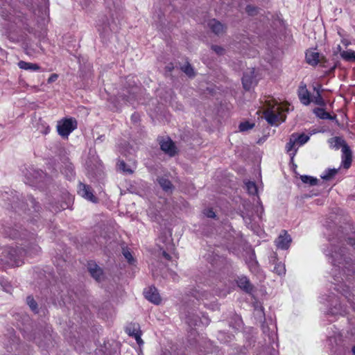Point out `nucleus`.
<instances>
[{
  "mask_svg": "<svg viewBox=\"0 0 355 355\" xmlns=\"http://www.w3.org/2000/svg\"><path fill=\"white\" fill-rule=\"evenodd\" d=\"M262 328H263V333H266V327L264 325H263Z\"/></svg>",
  "mask_w": 355,
  "mask_h": 355,
  "instance_id": "nucleus-53",
  "label": "nucleus"
},
{
  "mask_svg": "<svg viewBox=\"0 0 355 355\" xmlns=\"http://www.w3.org/2000/svg\"><path fill=\"white\" fill-rule=\"evenodd\" d=\"M351 305H352V306L353 307L354 310L355 311V306H354V304H352Z\"/></svg>",
  "mask_w": 355,
  "mask_h": 355,
  "instance_id": "nucleus-55",
  "label": "nucleus"
},
{
  "mask_svg": "<svg viewBox=\"0 0 355 355\" xmlns=\"http://www.w3.org/2000/svg\"><path fill=\"white\" fill-rule=\"evenodd\" d=\"M62 172L65 175L67 178L69 180L72 179L74 177L73 167L71 164H67Z\"/></svg>",
  "mask_w": 355,
  "mask_h": 355,
  "instance_id": "nucleus-30",
  "label": "nucleus"
},
{
  "mask_svg": "<svg viewBox=\"0 0 355 355\" xmlns=\"http://www.w3.org/2000/svg\"><path fill=\"white\" fill-rule=\"evenodd\" d=\"M162 255L166 259H167V260L171 259V256L166 251L162 252Z\"/></svg>",
  "mask_w": 355,
  "mask_h": 355,
  "instance_id": "nucleus-46",
  "label": "nucleus"
},
{
  "mask_svg": "<svg viewBox=\"0 0 355 355\" xmlns=\"http://www.w3.org/2000/svg\"><path fill=\"white\" fill-rule=\"evenodd\" d=\"M58 78V75L57 73H53L48 78L47 82H48V83H52L56 81Z\"/></svg>",
  "mask_w": 355,
  "mask_h": 355,
  "instance_id": "nucleus-40",
  "label": "nucleus"
},
{
  "mask_svg": "<svg viewBox=\"0 0 355 355\" xmlns=\"http://www.w3.org/2000/svg\"><path fill=\"white\" fill-rule=\"evenodd\" d=\"M340 57L346 61H355V51L352 50L343 51Z\"/></svg>",
  "mask_w": 355,
  "mask_h": 355,
  "instance_id": "nucleus-26",
  "label": "nucleus"
},
{
  "mask_svg": "<svg viewBox=\"0 0 355 355\" xmlns=\"http://www.w3.org/2000/svg\"><path fill=\"white\" fill-rule=\"evenodd\" d=\"M291 241V236L286 231H282L276 239L275 244L278 248L286 250L289 248Z\"/></svg>",
  "mask_w": 355,
  "mask_h": 355,
  "instance_id": "nucleus-10",
  "label": "nucleus"
},
{
  "mask_svg": "<svg viewBox=\"0 0 355 355\" xmlns=\"http://www.w3.org/2000/svg\"><path fill=\"white\" fill-rule=\"evenodd\" d=\"M236 282L238 286L247 293H250L252 289V286L246 277H239Z\"/></svg>",
  "mask_w": 355,
  "mask_h": 355,
  "instance_id": "nucleus-22",
  "label": "nucleus"
},
{
  "mask_svg": "<svg viewBox=\"0 0 355 355\" xmlns=\"http://www.w3.org/2000/svg\"><path fill=\"white\" fill-rule=\"evenodd\" d=\"M123 254L130 263H132L134 261V259L130 252H129L128 250H123Z\"/></svg>",
  "mask_w": 355,
  "mask_h": 355,
  "instance_id": "nucleus-38",
  "label": "nucleus"
},
{
  "mask_svg": "<svg viewBox=\"0 0 355 355\" xmlns=\"http://www.w3.org/2000/svg\"><path fill=\"white\" fill-rule=\"evenodd\" d=\"M300 179L302 182L311 186L316 185L318 181L317 178L309 175H302Z\"/></svg>",
  "mask_w": 355,
  "mask_h": 355,
  "instance_id": "nucleus-31",
  "label": "nucleus"
},
{
  "mask_svg": "<svg viewBox=\"0 0 355 355\" xmlns=\"http://www.w3.org/2000/svg\"><path fill=\"white\" fill-rule=\"evenodd\" d=\"M242 83L245 89L248 90L257 84L254 76V69H250L244 73L242 78Z\"/></svg>",
  "mask_w": 355,
  "mask_h": 355,
  "instance_id": "nucleus-9",
  "label": "nucleus"
},
{
  "mask_svg": "<svg viewBox=\"0 0 355 355\" xmlns=\"http://www.w3.org/2000/svg\"><path fill=\"white\" fill-rule=\"evenodd\" d=\"M320 54L315 51H307L306 53V62L313 66L317 65L320 62Z\"/></svg>",
  "mask_w": 355,
  "mask_h": 355,
  "instance_id": "nucleus-20",
  "label": "nucleus"
},
{
  "mask_svg": "<svg viewBox=\"0 0 355 355\" xmlns=\"http://www.w3.org/2000/svg\"><path fill=\"white\" fill-rule=\"evenodd\" d=\"M256 311H258V312H260L261 313H262V309L261 307H260V309H256Z\"/></svg>",
  "mask_w": 355,
  "mask_h": 355,
  "instance_id": "nucleus-52",
  "label": "nucleus"
},
{
  "mask_svg": "<svg viewBox=\"0 0 355 355\" xmlns=\"http://www.w3.org/2000/svg\"><path fill=\"white\" fill-rule=\"evenodd\" d=\"M159 144L161 149L170 156H173L175 154L176 148L170 138L162 139Z\"/></svg>",
  "mask_w": 355,
  "mask_h": 355,
  "instance_id": "nucleus-13",
  "label": "nucleus"
},
{
  "mask_svg": "<svg viewBox=\"0 0 355 355\" xmlns=\"http://www.w3.org/2000/svg\"><path fill=\"white\" fill-rule=\"evenodd\" d=\"M49 130H50V128L49 127H47L45 132H44V134H48L49 132Z\"/></svg>",
  "mask_w": 355,
  "mask_h": 355,
  "instance_id": "nucleus-49",
  "label": "nucleus"
},
{
  "mask_svg": "<svg viewBox=\"0 0 355 355\" xmlns=\"http://www.w3.org/2000/svg\"><path fill=\"white\" fill-rule=\"evenodd\" d=\"M157 182L164 191L167 193L172 192L173 187L169 180L166 178L161 177L158 178Z\"/></svg>",
  "mask_w": 355,
  "mask_h": 355,
  "instance_id": "nucleus-23",
  "label": "nucleus"
},
{
  "mask_svg": "<svg viewBox=\"0 0 355 355\" xmlns=\"http://www.w3.org/2000/svg\"><path fill=\"white\" fill-rule=\"evenodd\" d=\"M338 49L340 51V49H341L340 46H338Z\"/></svg>",
  "mask_w": 355,
  "mask_h": 355,
  "instance_id": "nucleus-57",
  "label": "nucleus"
},
{
  "mask_svg": "<svg viewBox=\"0 0 355 355\" xmlns=\"http://www.w3.org/2000/svg\"><path fill=\"white\" fill-rule=\"evenodd\" d=\"M208 26L216 35H220L224 32V26L215 19H210L208 22Z\"/></svg>",
  "mask_w": 355,
  "mask_h": 355,
  "instance_id": "nucleus-19",
  "label": "nucleus"
},
{
  "mask_svg": "<svg viewBox=\"0 0 355 355\" xmlns=\"http://www.w3.org/2000/svg\"><path fill=\"white\" fill-rule=\"evenodd\" d=\"M341 42L345 46H348L351 44V42L347 39H343Z\"/></svg>",
  "mask_w": 355,
  "mask_h": 355,
  "instance_id": "nucleus-45",
  "label": "nucleus"
},
{
  "mask_svg": "<svg viewBox=\"0 0 355 355\" xmlns=\"http://www.w3.org/2000/svg\"><path fill=\"white\" fill-rule=\"evenodd\" d=\"M352 152L349 146H345L342 149V164L346 169L349 168L352 164Z\"/></svg>",
  "mask_w": 355,
  "mask_h": 355,
  "instance_id": "nucleus-14",
  "label": "nucleus"
},
{
  "mask_svg": "<svg viewBox=\"0 0 355 355\" xmlns=\"http://www.w3.org/2000/svg\"><path fill=\"white\" fill-rule=\"evenodd\" d=\"M212 49L218 54L222 55L224 52V49L218 46H212Z\"/></svg>",
  "mask_w": 355,
  "mask_h": 355,
  "instance_id": "nucleus-39",
  "label": "nucleus"
},
{
  "mask_svg": "<svg viewBox=\"0 0 355 355\" xmlns=\"http://www.w3.org/2000/svg\"><path fill=\"white\" fill-rule=\"evenodd\" d=\"M192 295L198 300H203L204 298L207 299L209 295L208 293L204 291H194Z\"/></svg>",
  "mask_w": 355,
  "mask_h": 355,
  "instance_id": "nucleus-32",
  "label": "nucleus"
},
{
  "mask_svg": "<svg viewBox=\"0 0 355 355\" xmlns=\"http://www.w3.org/2000/svg\"><path fill=\"white\" fill-rule=\"evenodd\" d=\"M17 65L21 69L26 71H37L40 69V67L37 64L28 62L23 60L19 61Z\"/></svg>",
  "mask_w": 355,
  "mask_h": 355,
  "instance_id": "nucleus-21",
  "label": "nucleus"
},
{
  "mask_svg": "<svg viewBox=\"0 0 355 355\" xmlns=\"http://www.w3.org/2000/svg\"><path fill=\"white\" fill-rule=\"evenodd\" d=\"M291 135L295 138V141L299 146L306 144L310 139L309 135L304 134H293Z\"/></svg>",
  "mask_w": 355,
  "mask_h": 355,
  "instance_id": "nucleus-25",
  "label": "nucleus"
},
{
  "mask_svg": "<svg viewBox=\"0 0 355 355\" xmlns=\"http://www.w3.org/2000/svg\"><path fill=\"white\" fill-rule=\"evenodd\" d=\"M78 193L85 199L93 202H96V198L93 195L92 189L89 185L80 182L78 188Z\"/></svg>",
  "mask_w": 355,
  "mask_h": 355,
  "instance_id": "nucleus-11",
  "label": "nucleus"
},
{
  "mask_svg": "<svg viewBox=\"0 0 355 355\" xmlns=\"http://www.w3.org/2000/svg\"><path fill=\"white\" fill-rule=\"evenodd\" d=\"M298 146H299L297 145L295 141V138L291 135L289 141L287 143L286 146V152L291 156V160L293 159L295 155H296Z\"/></svg>",
  "mask_w": 355,
  "mask_h": 355,
  "instance_id": "nucleus-18",
  "label": "nucleus"
},
{
  "mask_svg": "<svg viewBox=\"0 0 355 355\" xmlns=\"http://www.w3.org/2000/svg\"><path fill=\"white\" fill-rule=\"evenodd\" d=\"M298 97L300 102L304 105H309L311 103V96L305 84H301L298 89Z\"/></svg>",
  "mask_w": 355,
  "mask_h": 355,
  "instance_id": "nucleus-12",
  "label": "nucleus"
},
{
  "mask_svg": "<svg viewBox=\"0 0 355 355\" xmlns=\"http://www.w3.org/2000/svg\"><path fill=\"white\" fill-rule=\"evenodd\" d=\"M252 267H254V269H256V268H257V262L256 261L252 262Z\"/></svg>",
  "mask_w": 355,
  "mask_h": 355,
  "instance_id": "nucleus-47",
  "label": "nucleus"
},
{
  "mask_svg": "<svg viewBox=\"0 0 355 355\" xmlns=\"http://www.w3.org/2000/svg\"><path fill=\"white\" fill-rule=\"evenodd\" d=\"M26 302L33 311L37 312V304L32 296L27 297Z\"/></svg>",
  "mask_w": 355,
  "mask_h": 355,
  "instance_id": "nucleus-34",
  "label": "nucleus"
},
{
  "mask_svg": "<svg viewBox=\"0 0 355 355\" xmlns=\"http://www.w3.org/2000/svg\"><path fill=\"white\" fill-rule=\"evenodd\" d=\"M264 106V116L270 125H277L286 120V113L289 110L287 104L279 103L275 99L270 98L266 101Z\"/></svg>",
  "mask_w": 355,
  "mask_h": 355,
  "instance_id": "nucleus-2",
  "label": "nucleus"
},
{
  "mask_svg": "<svg viewBox=\"0 0 355 355\" xmlns=\"http://www.w3.org/2000/svg\"><path fill=\"white\" fill-rule=\"evenodd\" d=\"M256 215L252 213H245L242 216L246 226L251 229L254 233L259 234L261 232L260 227V223L262 220V215L263 214V207L261 204L259 202L254 208Z\"/></svg>",
  "mask_w": 355,
  "mask_h": 355,
  "instance_id": "nucleus-4",
  "label": "nucleus"
},
{
  "mask_svg": "<svg viewBox=\"0 0 355 355\" xmlns=\"http://www.w3.org/2000/svg\"><path fill=\"white\" fill-rule=\"evenodd\" d=\"M6 2L7 0H0V6H3L1 8V16L4 19L1 31L13 42H24L27 34L31 33L33 28L30 27L23 13L10 5L6 7Z\"/></svg>",
  "mask_w": 355,
  "mask_h": 355,
  "instance_id": "nucleus-1",
  "label": "nucleus"
},
{
  "mask_svg": "<svg viewBox=\"0 0 355 355\" xmlns=\"http://www.w3.org/2000/svg\"><path fill=\"white\" fill-rule=\"evenodd\" d=\"M182 70L189 77L194 76V71L189 64H187L182 67Z\"/></svg>",
  "mask_w": 355,
  "mask_h": 355,
  "instance_id": "nucleus-36",
  "label": "nucleus"
},
{
  "mask_svg": "<svg viewBox=\"0 0 355 355\" xmlns=\"http://www.w3.org/2000/svg\"><path fill=\"white\" fill-rule=\"evenodd\" d=\"M203 317H204L205 320H206V321H205V324H209V319H208V318H205V316H203Z\"/></svg>",
  "mask_w": 355,
  "mask_h": 355,
  "instance_id": "nucleus-50",
  "label": "nucleus"
},
{
  "mask_svg": "<svg viewBox=\"0 0 355 355\" xmlns=\"http://www.w3.org/2000/svg\"><path fill=\"white\" fill-rule=\"evenodd\" d=\"M254 123H250L248 121H245V122L241 123L239 128L241 132H244V131H247L250 129H252L254 127Z\"/></svg>",
  "mask_w": 355,
  "mask_h": 355,
  "instance_id": "nucleus-37",
  "label": "nucleus"
},
{
  "mask_svg": "<svg viewBox=\"0 0 355 355\" xmlns=\"http://www.w3.org/2000/svg\"><path fill=\"white\" fill-rule=\"evenodd\" d=\"M87 6H88V5L85 3V5H84L83 6H85V7H87Z\"/></svg>",
  "mask_w": 355,
  "mask_h": 355,
  "instance_id": "nucleus-56",
  "label": "nucleus"
},
{
  "mask_svg": "<svg viewBox=\"0 0 355 355\" xmlns=\"http://www.w3.org/2000/svg\"><path fill=\"white\" fill-rule=\"evenodd\" d=\"M320 302L327 306L328 315H343L347 313V307L341 305L340 299L334 293L323 295Z\"/></svg>",
  "mask_w": 355,
  "mask_h": 355,
  "instance_id": "nucleus-3",
  "label": "nucleus"
},
{
  "mask_svg": "<svg viewBox=\"0 0 355 355\" xmlns=\"http://www.w3.org/2000/svg\"><path fill=\"white\" fill-rule=\"evenodd\" d=\"M274 271L279 275L285 274L286 268L284 264L281 262L277 263L274 268Z\"/></svg>",
  "mask_w": 355,
  "mask_h": 355,
  "instance_id": "nucleus-33",
  "label": "nucleus"
},
{
  "mask_svg": "<svg viewBox=\"0 0 355 355\" xmlns=\"http://www.w3.org/2000/svg\"><path fill=\"white\" fill-rule=\"evenodd\" d=\"M245 189L250 195L257 193V187L254 182L248 181L245 183Z\"/></svg>",
  "mask_w": 355,
  "mask_h": 355,
  "instance_id": "nucleus-28",
  "label": "nucleus"
},
{
  "mask_svg": "<svg viewBox=\"0 0 355 355\" xmlns=\"http://www.w3.org/2000/svg\"><path fill=\"white\" fill-rule=\"evenodd\" d=\"M311 103L320 106H325L326 105L325 101L322 96V94H315L313 97H311Z\"/></svg>",
  "mask_w": 355,
  "mask_h": 355,
  "instance_id": "nucleus-29",
  "label": "nucleus"
},
{
  "mask_svg": "<svg viewBox=\"0 0 355 355\" xmlns=\"http://www.w3.org/2000/svg\"><path fill=\"white\" fill-rule=\"evenodd\" d=\"M87 268L91 275L96 280L101 281L103 277V271L100 267H98L96 263L89 261L87 265Z\"/></svg>",
  "mask_w": 355,
  "mask_h": 355,
  "instance_id": "nucleus-16",
  "label": "nucleus"
},
{
  "mask_svg": "<svg viewBox=\"0 0 355 355\" xmlns=\"http://www.w3.org/2000/svg\"><path fill=\"white\" fill-rule=\"evenodd\" d=\"M246 11L249 15H253L254 12L256 11V8L251 6H248L246 8Z\"/></svg>",
  "mask_w": 355,
  "mask_h": 355,
  "instance_id": "nucleus-43",
  "label": "nucleus"
},
{
  "mask_svg": "<svg viewBox=\"0 0 355 355\" xmlns=\"http://www.w3.org/2000/svg\"><path fill=\"white\" fill-rule=\"evenodd\" d=\"M353 354L355 355V346L352 348Z\"/></svg>",
  "mask_w": 355,
  "mask_h": 355,
  "instance_id": "nucleus-54",
  "label": "nucleus"
},
{
  "mask_svg": "<svg viewBox=\"0 0 355 355\" xmlns=\"http://www.w3.org/2000/svg\"><path fill=\"white\" fill-rule=\"evenodd\" d=\"M77 128V121L73 118L64 119L58 121L57 130L63 138H68L71 132Z\"/></svg>",
  "mask_w": 355,
  "mask_h": 355,
  "instance_id": "nucleus-6",
  "label": "nucleus"
},
{
  "mask_svg": "<svg viewBox=\"0 0 355 355\" xmlns=\"http://www.w3.org/2000/svg\"><path fill=\"white\" fill-rule=\"evenodd\" d=\"M118 165L119 169L123 171L124 173L128 174L132 173L133 170L131 169L129 166H128L124 161H120Z\"/></svg>",
  "mask_w": 355,
  "mask_h": 355,
  "instance_id": "nucleus-35",
  "label": "nucleus"
},
{
  "mask_svg": "<svg viewBox=\"0 0 355 355\" xmlns=\"http://www.w3.org/2000/svg\"><path fill=\"white\" fill-rule=\"evenodd\" d=\"M29 201L31 204V206L33 208H34L35 209H36V207H37V202L35 201V200L32 197H29Z\"/></svg>",
  "mask_w": 355,
  "mask_h": 355,
  "instance_id": "nucleus-44",
  "label": "nucleus"
},
{
  "mask_svg": "<svg viewBox=\"0 0 355 355\" xmlns=\"http://www.w3.org/2000/svg\"><path fill=\"white\" fill-rule=\"evenodd\" d=\"M32 250L34 251L35 253H37L40 251V248L37 245H33L32 246V249H28L26 251L11 248L8 252V254L10 255L9 259L10 261H12L15 266H19L23 263V261L21 259V257H22V254H28L31 256Z\"/></svg>",
  "mask_w": 355,
  "mask_h": 355,
  "instance_id": "nucleus-7",
  "label": "nucleus"
},
{
  "mask_svg": "<svg viewBox=\"0 0 355 355\" xmlns=\"http://www.w3.org/2000/svg\"><path fill=\"white\" fill-rule=\"evenodd\" d=\"M126 332L134 337L137 343L140 345L144 343L141 338V333L139 330V326L137 324H130L126 328Z\"/></svg>",
  "mask_w": 355,
  "mask_h": 355,
  "instance_id": "nucleus-15",
  "label": "nucleus"
},
{
  "mask_svg": "<svg viewBox=\"0 0 355 355\" xmlns=\"http://www.w3.org/2000/svg\"><path fill=\"white\" fill-rule=\"evenodd\" d=\"M275 334L272 331V334L270 336V337L274 339V337H275Z\"/></svg>",
  "mask_w": 355,
  "mask_h": 355,
  "instance_id": "nucleus-51",
  "label": "nucleus"
},
{
  "mask_svg": "<svg viewBox=\"0 0 355 355\" xmlns=\"http://www.w3.org/2000/svg\"><path fill=\"white\" fill-rule=\"evenodd\" d=\"M145 297L150 302L155 304H159L161 302V297L157 289L154 286L146 288L144 291Z\"/></svg>",
  "mask_w": 355,
  "mask_h": 355,
  "instance_id": "nucleus-8",
  "label": "nucleus"
},
{
  "mask_svg": "<svg viewBox=\"0 0 355 355\" xmlns=\"http://www.w3.org/2000/svg\"><path fill=\"white\" fill-rule=\"evenodd\" d=\"M337 172L338 170L336 168H328L321 174L320 177L323 180H328L334 177Z\"/></svg>",
  "mask_w": 355,
  "mask_h": 355,
  "instance_id": "nucleus-27",
  "label": "nucleus"
},
{
  "mask_svg": "<svg viewBox=\"0 0 355 355\" xmlns=\"http://www.w3.org/2000/svg\"><path fill=\"white\" fill-rule=\"evenodd\" d=\"M313 89L315 94H322L323 91L322 86L320 85L313 86Z\"/></svg>",
  "mask_w": 355,
  "mask_h": 355,
  "instance_id": "nucleus-41",
  "label": "nucleus"
},
{
  "mask_svg": "<svg viewBox=\"0 0 355 355\" xmlns=\"http://www.w3.org/2000/svg\"><path fill=\"white\" fill-rule=\"evenodd\" d=\"M205 214L208 218H215V216H216V214H215L214 211L212 209H207V210H205Z\"/></svg>",
  "mask_w": 355,
  "mask_h": 355,
  "instance_id": "nucleus-42",
  "label": "nucleus"
},
{
  "mask_svg": "<svg viewBox=\"0 0 355 355\" xmlns=\"http://www.w3.org/2000/svg\"><path fill=\"white\" fill-rule=\"evenodd\" d=\"M313 113L320 119H331L330 114L327 112L323 108L316 107L313 110Z\"/></svg>",
  "mask_w": 355,
  "mask_h": 355,
  "instance_id": "nucleus-24",
  "label": "nucleus"
},
{
  "mask_svg": "<svg viewBox=\"0 0 355 355\" xmlns=\"http://www.w3.org/2000/svg\"><path fill=\"white\" fill-rule=\"evenodd\" d=\"M329 147L334 150H338L340 148L344 149L345 146H348L346 141L340 137H334L328 139Z\"/></svg>",
  "mask_w": 355,
  "mask_h": 355,
  "instance_id": "nucleus-17",
  "label": "nucleus"
},
{
  "mask_svg": "<svg viewBox=\"0 0 355 355\" xmlns=\"http://www.w3.org/2000/svg\"><path fill=\"white\" fill-rule=\"evenodd\" d=\"M241 323H242L241 320L240 318H238V324H238L239 327H241Z\"/></svg>",
  "mask_w": 355,
  "mask_h": 355,
  "instance_id": "nucleus-48",
  "label": "nucleus"
},
{
  "mask_svg": "<svg viewBox=\"0 0 355 355\" xmlns=\"http://www.w3.org/2000/svg\"><path fill=\"white\" fill-rule=\"evenodd\" d=\"M345 250L339 246L331 245L326 250L324 253L328 257L329 261L335 266H339L345 260Z\"/></svg>",
  "mask_w": 355,
  "mask_h": 355,
  "instance_id": "nucleus-5",
  "label": "nucleus"
}]
</instances>
